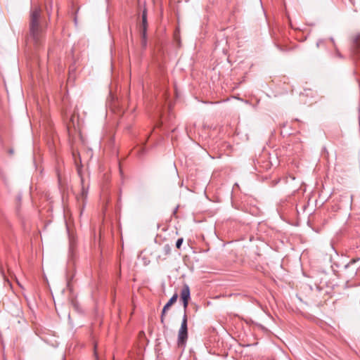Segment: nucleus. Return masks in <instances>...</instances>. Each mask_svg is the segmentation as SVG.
Listing matches in <instances>:
<instances>
[{
    "label": "nucleus",
    "mask_w": 360,
    "mask_h": 360,
    "mask_svg": "<svg viewBox=\"0 0 360 360\" xmlns=\"http://www.w3.org/2000/svg\"><path fill=\"white\" fill-rule=\"evenodd\" d=\"M178 298V294L175 293L173 295V296L170 298V300L167 302V303L164 306L162 311L163 314H165L166 311L169 309V308L176 302Z\"/></svg>",
    "instance_id": "obj_6"
},
{
    "label": "nucleus",
    "mask_w": 360,
    "mask_h": 360,
    "mask_svg": "<svg viewBox=\"0 0 360 360\" xmlns=\"http://www.w3.org/2000/svg\"><path fill=\"white\" fill-rule=\"evenodd\" d=\"M357 260H359V259H357ZM356 261V259H352L349 263L346 266V267H347L349 265L352 264H354L355 263Z\"/></svg>",
    "instance_id": "obj_12"
},
{
    "label": "nucleus",
    "mask_w": 360,
    "mask_h": 360,
    "mask_svg": "<svg viewBox=\"0 0 360 360\" xmlns=\"http://www.w3.org/2000/svg\"><path fill=\"white\" fill-rule=\"evenodd\" d=\"M351 53L355 60L360 59V33L352 38Z\"/></svg>",
    "instance_id": "obj_3"
},
{
    "label": "nucleus",
    "mask_w": 360,
    "mask_h": 360,
    "mask_svg": "<svg viewBox=\"0 0 360 360\" xmlns=\"http://www.w3.org/2000/svg\"><path fill=\"white\" fill-rule=\"evenodd\" d=\"M88 191L84 186H82L80 197L82 199L85 200L87 197Z\"/></svg>",
    "instance_id": "obj_9"
},
{
    "label": "nucleus",
    "mask_w": 360,
    "mask_h": 360,
    "mask_svg": "<svg viewBox=\"0 0 360 360\" xmlns=\"http://www.w3.org/2000/svg\"><path fill=\"white\" fill-rule=\"evenodd\" d=\"M162 250L164 252V255L165 257L168 256L171 253V247L169 244H166L164 245Z\"/></svg>",
    "instance_id": "obj_8"
},
{
    "label": "nucleus",
    "mask_w": 360,
    "mask_h": 360,
    "mask_svg": "<svg viewBox=\"0 0 360 360\" xmlns=\"http://www.w3.org/2000/svg\"><path fill=\"white\" fill-rule=\"evenodd\" d=\"M41 12L39 7H34L30 11L27 39L35 46H40L42 44L46 28L41 22Z\"/></svg>",
    "instance_id": "obj_1"
},
{
    "label": "nucleus",
    "mask_w": 360,
    "mask_h": 360,
    "mask_svg": "<svg viewBox=\"0 0 360 360\" xmlns=\"http://www.w3.org/2000/svg\"><path fill=\"white\" fill-rule=\"evenodd\" d=\"M180 297L183 302L184 312H186L188 304V300L191 298L190 288L188 285H184L183 286L181 290Z\"/></svg>",
    "instance_id": "obj_4"
},
{
    "label": "nucleus",
    "mask_w": 360,
    "mask_h": 360,
    "mask_svg": "<svg viewBox=\"0 0 360 360\" xmlns=\"http://www.w3.org/2000/svg\"><path fill=\"white\" fill-rule=\"evenodd\" d=\"M184 239L183 238H179L176 242V247L179 249L183 243Z\"/></svg>",
    "instance_id": "obj_10"
},
{
    "label": "nucleus",
    "mask_w": 360,
    "mask_h": 360,
    "mask_svg": "<svg viewBox=\"0 0 360 360\" xmlns=\"http://www.w3.org/2000/svg\"><path fill=\"white\" fill-rule=\"evenodd\" d=\"M9 153H10L11 154H13V150L12 149H11V150H9Z\"/></svg>",
    "instance_id": "obj_13"
},
{
    "label": "nucleus",
    "mask_w": 360,
    "mask_h": 360,
    "mask_svg": "<svg viewBox=\"0 0 360 360\" xmlns=\"http://www.w3.org/2000/svg\"><path fill=\"white\" fill-rule=\"evenodd\" d=\"M147 32H141V46L143 48H146L147 46V37H146Z\"/></svg>",
    "instance_id": "obj_7"
},
{
    "label": "nucleus",
    "mask_w": 360,
    "mask_h": 360,
    "mask_svg": "<svg viewBox=\"0 0 360 360\" xmlns=\"http://www.w3.org/2000/svg\"><path fill=\"white\" fill-rule=\"evenodd\" d=\"M165 315V314H163V311H162V314H161V316H160V321H161L162 323H164Z\"/></svg>",
    "instance_id": "obj_11"
},
{
    "label": "nucleus",
    "mask_w": 360,
    "mask_h": 360,
    "mask_svg": "<svg viewBox=\"0 0 360 360\" xmlns=\"http://www.w3.org/2000/svg\"><path fill=\"white\" fill-rule=\"evenodd\" d=\"M147 27H148L147 11L146 9H144L142 12V15H141V31L140 32H144V33L147 32Z\"/></svg>",
    "instance_id": "obj_5"
},
{
    "label": "nucleus",
    "mask_w": 360,
    "mask_h": 360,
    "mask_svg": "<svg viewBox=\"0 0 360 360\" xmlns=\"http://www.w3.org/2000/svg\"><path fill=\"white\" fill-rule=\"evenodd\" d=\"M187 315L186 313L184 312L181 327L178 333V340L177 344L180 347H184L186 340L188 339V327H187Z\"/></svg>",
    "instance_id": "obj_2"
}]
</instances>
